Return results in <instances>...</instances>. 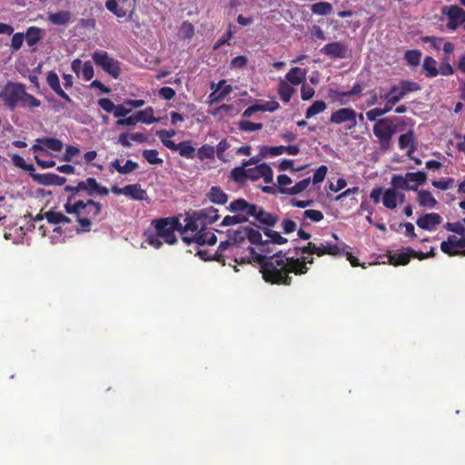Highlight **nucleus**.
Returning <instances> with one entry per match:
<instances>
[{"label": "nucleus", "mask_w": 465, "mask_h": 465, "mask_svg": "<svg viewBox=\"0 0 465 465\" xmlns=\"http://www.w3.org/2000/svg\"><path fill=\"white\" fill-rule=\"evenodd\" d=\"M246 252L245 256H241V261L247 263H259L260 272L267 282L289 285L292 280L290 273L304 274L308 271L305 256L297 258H289L282 254L267 256L268 253H260L255 249H248Z\"/></svg>", "instance_id": "f257e3e1"}, {"label": "nucleus", "mask_w": 465, "mask_h": 465, "mask_svg": "<svg viewBox=\"0 0 465 465\" xmlns=\"http://www.w3.org/2000/svg\"><path fill=\"white\" fill-rule=\"evenodd\" d=\"M68 214L74 215L79 227L75 228L77 232H89L94 223L101 221L103 215V205L92 199L81 200L75 195H70L64 204Z\"/></svg>", "instance_id": "f03ea898"}, {"label": "nucleus", "mask_w": 465, "mask_h": 465, "mask_svg": "<svg viewBox=\"0 0 465 465\" xmlns=\"http://www.w3.org/2000/svg\"><path fill=\"white\" fill-rule=\"evenodd\" d=\"M248 236V227L240 226L236 230L227 231V240L221 242L215 254L217 259L225 264V258L233 257L235 262L244 263L241 261V256L247 254V248L242 249V244L246 242Z\"/></svg>", "instance_id": "7ed1b4c3"}, {"label": "nucleus", "mask_w": 465, "mask_h": 465, "mask_svg": "<svg viewBox=\"0 0 465 465\" xmlns=\"http://www.w3.org/2000/svg\"><path fill=\"white\" fill-rule=\"evenodd\" d=\"M0 101L11 111L20 106L36 108L41 105L40 100L26 93L22 83L8 81L0 91Z\"/></svg>", "instance_id": "20e7f679"}, {"label": "nucleus", "mask_w": 465, "mask_h": 465, "mask_svg": "<svg viewBox=\"0 0 465 465\" xmlns=\"http://www.w3.org/2000/svg\"><path fill=\"white\" fill-rule=\"evenodd\" d=\"M145 237L146 242L155 249H159L163 242L173 244L176 242L175 224L168 220L153 221Z\"/></svg>", "instance_id": "39448f33"}, {"label": "nucleus", "mask_w": 465, "mask_h": 465, "mask_svg": "<svg viewBox=\"0 0 465 465\" xmlns=\"http://www.w3.org/2000/svg\"><path fill=\"white\" fill-rule=\"evenodd\" d=\"M256 163L255 158H251L248 162L243 163L242 167L235 168L232 173L236 174L241 173L244 177L251 180L263 179L265 183H271L273 179V173L267 163H261L252 168H246L248 164H254Z\"/></svg>", "instance_id": "423d86ee"}, {"label": "nucleus", "mask_w": 465, "mask_h": 465, "mask_svg": "<svg viewBox=\"0 0 465 465\" xmlns=\"http://www.w3.org/2000/svg\"><path fill=\"white\" fill-rule=\"evenodd\" d=\"M396 125L390 118L379 120L373 126V134L378 138L381 149L390 146L391 138L396 133Z\"/></svg>", "instance_id": "0eeeda50"}, {"label": "nucleus", "mask_w": 465, "mask_h": 465, "mask_svg": "<svg viewBox=\"0 0 465 465\" xmlns=\"http://www.w3.org/2000/svg\"><path fill=\"white\" fill-rule=\"evenodd\" d=\"M357 112L351 107H343L334 111L330 117V123L344 124L346 130H351L357 126Z\"/></svg>", "instance_id": "6e6552de"}, {"label": "nucleus", "mask_w": 465, "mask_h": 465, "mask_svg": "<svg viewBox=\"0 0 465 465\" xmlns=\"http://www.w3.org/2000/svg\"><path fill=\"white\" fill-rule=\"evenodd\" d=\"M94 62L100 66L104 72L112 75L114 78H118L120 75L119 62L111 57L108 53L104 51H95L93 55Z\"/></svg>", "instance_id": "1a4fd4ad"}, {"label": "nucleus", "mask_w": 465, "mask_h": 465, "mask_svg": "<svg viewBox=\"0 0 465 465\" xmlns=\"http://www.w3.org/2000/svg\"><path fill=\"white\" fill-rule=\"evenodd\" d=\"M443 14H445L448 18L446 25L448 30L453 32L460 26H462L465 30V11L462 8L458 5H450L444 7Z\"/></svg>", "instance_id": "9d476101"}, {"label": "nucleus", "mask_w": 465, "mask_h": 465, "mask_svg": "<svg viewBox=\"0 0 465 465\" xmlns=\"http://www.w3.org/2000/svg\"><path fill=\"white\" fill-rule=\"evenodd\" d=\"M76 189L85 191L89 196H105L110 192L108 188L102 185L92 177L79 182L76 185Z\"/></svg>", "instance_id": "9b49d317"}, {"label": "nucleus", "mask_w": 465, "mask_h": 465, "mask_svg": "<svg viewBox=\"0 0 465 465\" xmlns=\"http://www.w3.org/2000/svg\"><path fill=\"white\" fill-rule=\"evenodd\" d=\"M321 52L331 58L344 59L349 56L348 45L342 42H332L325 45Z\"/></svg>", "instance_id": "f8f14e48"}, {"label": "nucleus", "mask_w": 465, "mask_h": 465, "mask_svg": "<svg viewBox=\"0 0 465 465\" xmlns=\"http://www.w3.org/2000/svg\"><path fill=\"white\" fill-rule=\"evenodd\" d=\"M404 202V193L391 187L385 189L382 197V203L387 209L394 210L399 204H401Z\"/></svg>", "instance_id": "ddd939ff"}, {"label": "nucleus", "mask_w": 465, "mask_h": 465, "mask_svg": "<svg viewBox=\"0 0 465 465\" xmlns=\"http://www.w3.org/2000/svg\"><path fill=\"white\" fill-rule=\"evenodd\" d=\"M64 147L63 143L59 139L55 138H39L36 140V143L32 146V151L45 152V149H49L54 152H61Z\"/></svg>", "instance_id": "4468645a"}, {"label": "nucleus", "mask_w": 465, "mask_h": 465, "mask_svg": "<svg viewBox=\"0 0 465 465\" xmlns=\"http://www.w3.org/2000/svg\"><path fill=\"white\" fill-rule=\"evenodd\" d=\"M45 217L48 223L58 225L54 229V232L61 233L62 228L72 223L71 218L65 216L60 212L49 211L45 213Z\"/></svg>", "instance_id": "2eb2a0df"}, {"label": "nucleus", "mask_w": 465, "mask_h": 465, "mask_svg": "<svg viewBox=\"0 0 465 465\" xmlns=\"http://www.w3.org/2000/svg\"><path fill=\"white\" fill-rule=\"evenodd\" d=\"M247 241L256 245V247H247V249H255L258 252L262 254L271 252L266 248V240H262V233L259 231L248 227Z\"/></svg>", "instance_id": "dca6fc26"}, {"label": "nucleus", "mask_w": 465, "mask_h": 465, "mask_svg": "<svg viewBox=\"0 0 465 465\" xmlns=\"http://www.w3.org/2000/svg\"><path fill=\"white\" fill-rule=\"evenodd\" d=\"M190 241L198 245H213L216 242L217 238L212 231L206 228H202L193 234Z\"/></svg>", "instance_id": "f3484780"}, {"label": "nucleus", "mask_w": 465, "mask_h": 465, "mask_svg": "<svg viewBox=\"0 0 465 465\" xmlns=\"http://www.w3.org/2000/svg\"><path fill=\"white\" fill-rule=\"evenodd\" d=\"M440 215L436 213H431L420 217L416 223L421 229L432 231L436 225L440 223Z\"/></svg>", "instance_id": "a211bd4d"}, {"label": "nucleus", "mask_w": 465, "mask_h": 465, "mask_svg": "<svg viewBox=\"0 0 465 465\" xmlns=\"http://www.w3.org/2000/svg\"><path fill=\"white\" fill-rule=\"evenodd\" d=\"M411 252H414V250L411 247L401 249L396 252L391 253L389 255V262L395 266L405 265L410 262Z\"/></svg>", "instance_id": "6ab92c4d"}, {"label": "nucleus", "mask_w": 465, "mask_h": 465, "mask_svg": "<svg viewBox=\"0 0 465 465\" xmlns=\"http://www.w3.org/2000/svg\"><path fill=\"white\" fill-rule=\"evenodd\" d=\"M399 146L401 150H407L408 157L411 158L412 153L417 149L412 131H409L399 137Z\"/></svg>", "instance_id": "aec40b11"}, {"label": "nucleus", "mask_w": 465, "mask_h": 465, "mask_svg": "<svg viewBox=\"0 0 465 465\" xmlns=\"http://www.w3.org/2000/svg\"><path fill=\"white\" fill-rule=\"evenodd\" d=\"M138 168V164L132 160H127L124 163H122V161L119 159H115L112 161L109 164V169L111 172L117 171L119 173L127 174Z\"/></svg>", "instance_id": "412c9836"}, {"label": "nucleus", "mask_w": 465, "mask_h": 465, "mask_svg": "<svg viewBox=\"0 0 465 465\" xmlns=\"http://www.w3.org/2000/svg\"><path fill=\"white\" fill-rule=\"evenodd\" d=\"M46 81L50 88L56 94L64 99L67 103H72L70 96L61 88L59 77L55 73L49 72L46 77Z\"/></svg>", "instance_id": "4be33fe9"}, {"label": "nucleus", "mask_w": 465, "mask_h": 465, "mask_svg": "<svg viewBox=\"0 0 465 465\" xmlns=\"http://www.w3.org/2000/svg\"><path fill=\"white\" fill-rule=\"evenodd\" d=\"M194 215L202 224L213 223L219 218L218 210L213 207L202 209L194 213Z\"/></svg>", "instance_id": "5701e85b"}, {"label": "nucleus", "mask_w": 465, "mask_h": 465, "mask_svg": "<svg viewBox=\"0 0 465 465\" xmlns=\"http://www.w3.org/2000/svg\"><path fill=\"white\" fill-rule=\"evenodd\" d=\"M229 210L232 213H236V214L243 213L244 215H247L248 219L251 213L255 211V205L249 204L243 199H237L230 203Z\"/></svg>", "instance_id": "b1692460"}, {"label": "nucleus", "mask_w": 465, "mask_h": 465, "mask_svg": "<svg viewBox=\"0 0 465 465\" xmlns=\"http://www.w3.org/2000/svg\"><path fill=\"white\" fill-rule=\"evenodd\" d=\"M307 70L301 67H292L285 75L284 79L296 86L306 79Z\"/></svg>", "instance_id": "393cba45"}, {"label": "nucleus", "mask_w": 465, "mask_h": 465, "mask_svg": "<svg viewBox=\"0 0 465 465\" xmlns=\"http://www.w3.org/2000/svg\"><path fill=\"white\" fill-rule=\"evenodd\" d=\"M293 86L294 85L285 79H280L277 91L280 99L283 103L287 104L291 101L292 94L295 93V88Z\"/></svg>", "instance_id": "a878e982"}, {"label": "nucleus", "mask_w": 465, "mask_h": 465, "mask_svg": "<svg viewBox=\"0 0 465 465\" xmlns=\"http://www.w3.org/2000/svg\"><path fill=\"white\" fill-rule=\"evenodd\" d=\"M324 242H321L319 244L314 242H309L308 246L306 248H303L302 251V256L307 257L306 259V264L307 263H312L313 258L312 257V254H316L318 256L324 255Z\"/></svg>", "instance_id": "bb28decb"}, {"label": "nucleus", "mask_w": 465, "mask_h": 465, "mask_svg": "<svg viewBox=\"0 0 465 465\" xmlns=\"http://www.w3.org/2000/svg\"><path fill=\"white\" fill-rule=\"evenodd\" d=\"M35 180L43 185H63L65 178L54 173H44L35 176Z\"/></svg>", "instance_id": "cd10ccee"}, {"label": "nucleus", "mask_w": 465, "mask_h": 465, "mask_svg": "<svg viewBox=\"0 0 465 465\" xmlns=\"http://www.w3.org/2000/svg\"><path fill=\"white\" fill-rule=\"evenodd\" d=\"M250 217H254L258 222L264 225L272 226L276 223V218L255 205V211L252 212Z\"/></svg>", "instance_id": "c85d7f7f"}, {"label": "nucleus", "mask_w": 465, "mask_h": 465, "mask_svg": "<svg viewBox=\"0 0 465 465\" xmlns=\"http://www.w3.org/2000/svg\"><path fill=\"white\" fill-rule=\"evenodd\" d=\"M450 245L454 247H460L461 249H465V236H461V238H458L455 235H450L446 241H443L440 243V250L444 253H451Z\"/></svg>", "instance_id": "c756f323"}, {"label": "nucleus", "mask_w": 465, "mask_h": 465, "mask_svg": "<svg viewBox=\"0 0 465 465\" xmlns=\"http://www.w3.org/2000/svg\"><path fill=\"white\" fill-rule=\"evenodd\" d=\"M125 196L133 200L143 201L147 199V193L140 184H129L125 186Z\"/></svg>", "instance_id": "7c9ffc66"}, {"label": "nucleus", "mask_w": 465, "mask_h": 465, "mask_svg": "<svg viewBox=\"0 0 465 465\" xmlns=\"http://www.w3.org/2000/svg\"><path fill=\"white\" fill-rule=\"evenodd\" d=\"M406 178H407L409 186L414 187V189H411V190L418 192V186L425 183V182L427 180V174L421 171H419L416 173H407Z\"/></svg>", "instance_id": "2f4dec72"}, {"label": "nucleus", "mask_w": 465, "mask_h": 465, "mask_svg": "<svg viewBox=\"0 0 465 465\" xmlns=\"http://www.w3.org/2000/svg\"><path fill=\"white\" fill-rule=\"evenodd\" d=\"M417 200L420 206L428 209H432L437 204V201L431 193L425 190L418 191Z\"/></svg>", "instance_id": "473e14b6"}, {"label": "nucleus", "mask_w": 465, "mask_h": 465, "mask_svg": "<svg viewBox=\"0 0 465 465\" xmlns=\"http://www.w3.org/2000/svg\"><path fill=\"white\" fill-rule=\"evenodd\" d=\"M172 151L179 152V154L187 159H193L195 156V148L191 145L190 142H181L175 143V147Z\"/></svg>", "instance_id": "72a5a7b5"}, {"label": "nucleus", "mask_w": 465, "mask_h": 465, "mask_svg": "<svg viewBox=\"0 0 465 465\" xmlns=\"http://www.w3.org/2000/svg\"><path fill=\"white\" fill-rule=\"evenodd\" d=\"M391 187L395 188L398 191H409L410 189H414L413 186H409L406 173L404 175L394 174L391 180Z\"/></svg>", "instance_id": "f704fd0d"}, {"label": "nucleus", "mask_w": 465, "mask_h": 465, "mask_svg": "<svg viewBox=\"0 0 465 465\" xmlns=\"http://www.w3.org/2000/svg\"><path fill=\"white\" fill-rule=\"evenodd\" d=\"M136 113L140 123L151 124L159 122V118L154 117V110L151 106Z\"/></svg>", "instance_id": "c9c22d12"}, {"label": "nucleus", "mask_w": 465, "mask_h": 465, "mask_svg": "<svg viewBox=\"0 0 465 465\" xmlns=\"http://www.w3.org/2000/svg\"><path fill=\"white\" fill-rule=\"evenodd\" d=\"M209 200L217 204H223L227 202L226 193L219 187L213 186L207 194Z\"/></svg>", "instance_id": "e433bc0d"}, {"label": "nucleus", "mask_w": 465, "mask_h": 465, "mask_svg": "<svg viewBox=\"0 0 465 465\" xmlns=\"http://www.w3.org/2000/svg\"><path fill=\"white\" fill-rule=\"evenodd\" d=\"M42 29L36 26H30L26 34L25 35V38L29 46L35 45L41 39Z\"/></svg>", "instance_id": "4c0bfd02"}, {"label": "nucleus", "mask_w": 465, "mask_h": 465, "mask_svg": "<svg viewBox=\"0 0 465 465\" xmlns=\"http://www.w3.org/2000/svg\"><path fill=\"white\" fill-rule=\"evenodd\" d=\"M71 15L67 11H60L48 15V21L54 25H63L70 21Z\"/></svg>", "instance_id": "58836bf2"}, {"label": "nucleus", "mask_w": 465, "mask_h": 465, "mask_svg": "<svg viewBox=\"0 0 465 465\" xmlns=\"http://www.w3.org/2000/svg\"><path fill=\"white\" fill-rule=\"evenodd\" d=\"M156 135L168 149L172 150L175 147V143L171 140V137L175 135L174 130H160L156 132Z\"/></svg>", "instance_id": "ea45409f"}, {"label": "nucleus", "mask_w": 465, "mask_h": 465, "mask_svg": "<svg viewBox=\"0 0 465 465\" xmlns=\"http://www.w3.org/2000/svg\"><path fill=\"white\" fill-rule=\"evenodd\" d=\"M405 95L406 94H404V92L402 91V88L401 87V85L399 84H395V85L391 86L390 91L387 94L381 95V98H389V99H391V103L397 104Z\"/></svg>", "instance_id": "a19ab883"}, {"label": "nucleus", "mask_w": 465, "mask_h": 465, "mask_svg": "<svg viewBox=\"0 0 465 465\" xmlns=\"http://www.w3.org/2000/svg\"><path fill=\"white\" fill-rule=\"evenodd\" d=\"M105 7L118 18H123L126 15V10L120 6L116 0H107L105 2Z\"/></svg>", "instance_id": "79ce46f5"}, {"label": "nucleus", "mask_w": 465, "mask_h": 465, "mask_svg": "<svg viewBox=\"0 0 465 465\" xmlns=\"http://www.w3.org/2000/svg\"><path fill=\"white\" fill-rule=\"evenodd\" d=\"M263 232H264L265 236L267 237L266 247L268 246L269 243L282 244L287 242V240L285 238H283L282 236H281L278 232H275V231H272L270 229H265L263 231Z\"/></svg>", "instance_id": "37998d69"}, {"label": "nucleus", "mask_w": 465, "mask_h": 465, "mask_svg": "<svg viewBox=\"0 0 465 465\" xmlns=\"http://www.w3.org/2000/svg\"><path fill=\"white\" fill-rule=\"evenodd\" d=\"M422 67L426 71L428 77H435L439 74V71L436 68V61L430 56H427L424 59Z\"/></svg>", "instance_id": "c03bdc74"}, {"label": "nucleus", "mask_w": 465, "mask_h": 465, "mask_svg": "<svg viewBox=\"0 0 465 465\" xmlns=\"http://www.w3.org/2000/svg\"><path fill=\"white\" fill-rule=\"evenodd\" d=\"M310 183H311V178H306V179H303V180L298 182L297 183L291 186L290 188L285 189V192L287 194H291V195L298 194V193L303 192L304 190H306L307 187L310 185Z\"/></svg>", "instance_id": "a18cd8bd"}, {"label": "nucleus", "mask_w": 465, "mask_h": 465, "mask_svg": "<svg viewBox=\"0 0 465 465\" xmlns=\"http://www.w3.org/2000/svg\"><path fill=\"white\" fill-rule=\"evenodd\" d=\"M311 10L315 15H326L332 11V6L328 2H320L312 5Z\"/></svg>", "instance_id": "49530a36"}, {"label": "nucleus", "mask_w": 465, "mask_h": 465, "mask_svg": "<svg viewBox=\"0 0 465 465\" xmlns=\"http://www.w3.org/2000/svg\"><path fill=\"white\" fill-rule=\"evenodd\" d=\"M247 221V215L243 213H237L232 216H225L221 223L222 226H232L235 224H240Z\"/></svg>", "instance_id": "de8ad7c7"}, {"label": "nucleus", "mask_w": 465, "mask_h": 465, "mask_svg": "<svg viewBox=\"0 0 465 465\" xmlns=\"http://www.w3.org/2000/svg\"><path fill=\"white\" fill-rule=\"evenodd\" d=\"M326 109V104L323 101H315L307 110L305 116L307 119L322 113Z\"/></svg>", "instance_id": "09e8293b"}, {"label": "nucleus", "mask_w": 465, "mask_h": 465, "mask_svg": "<svg viewBox=\"0 0 465 465\" xmlns=\"http://www.w3.org/2000/svg\"><path fill=\"white\" fill-rule=\"evenodd\" d=\"M239 129L244 132H254L261 130L263 125L261 123H252L248 120H241L238 123Z\"/></svg>", "instance_id": "8fccbe9b"}, {"label": "nucleus", "mask_w": 465, "mask_h": 465, "mask_svg": "<svg viewBox=\"0 0 465 465\" xmlns=\"http://www.w3.org/2000/svg\"><path fill=\"white\" fill-rule=\"evenodd\" d=\"M302 219L304 221L310 220L313 223H318L323 219V213L321 211L309 209L302 212Z\"/></svg>", "instance_id": "3c124183"}, {"label": "nucleus", "mask_w": 465, "mask_h": 465, "mask_svg": "<svg viewBox=\"0 0 465 465\" xmlns=\"http://www.w3.org/2000/svg\"><path fill=\"white\" fill-rule=\"evenodd\" d=\"M178 34L183 39H191L194 35V27L192 24L184 22L182 24Z\"/></svg>", "instance_id": "603ef678"}, {"label": "nucleus", "mask_w": 465, "mask_h": 465, "mask_svg": "<svg viewBox=\"0 0 465 465\" xmlns=\"http://www.w3.org/2000/svg\"><path fill=\"white\" fill-rule=\"evenodd\" d=\"M197 154L201 160L213 159L215 154V149L213 146L204 144L198 150Z\"/></svg>", "instance_id": "864d4df0"}, {"label": "nucleus", "mask_w": 465, "mask_h": 465, "mask_svg": "<svg viewBox=\"0 0 465 465\" xmlns=\"http://www.w3.org/2000/svg\"><path fill=\"white\" fill-rule=\"evenodd\" d=\"M444 227L449 232H455L460 236H465V225L460 222L447 223Z\"/></svg>", "instance_id": "5fc2aeb1"}, {"label": "nucleus", "mask_w": 465, "mask_h": 465, "mask_svg": "<svg viewBox=\"0 0 465 465\" xmlns=\"http://www.w3.org/2000/svg\"><path fill=\"white\" fill-rule=\"evenodd\" d=\"M421 53L418 50H409L405 53V59L408 64L415 66L420 64Z\"/></svg>", "instance_id": "6e6d98bb"}, {"label": "nucleus", "mask_w": 465, "mask_h": 465, "mask_svg": "<svg viewBox=\"0 0 465 465\" xmlns=\"http://www.w3.org/2000/svg\"><path fill=\"white\" fill-rule=\"evenodd\" d=\"M143 156L151 164H161L163 160L158 158V152L156 150H144Z\"/></svg>", "instance_id": "4d7b16f0"}, {"label": "nucleus", "mask_w": 465, "mask_h": 465, "mask_svg": "<svg viewBox=\"0 0 465 465\" xmlns=\"http://www.w3.org/2000/svg\"><path fill=\"white\" fill-rule=\"evenodd\" d=\"M137 123H140V122L138 119L137 113H135L134 114L130 115L128 117H125L123 119H118L115 124L118 127H124V126H134Z\"/></svg>", "instance_id": "13d9d810"}, {"label": "nucleus", "mask_w": 465, "mask_h": 465, "mask_svg": "<svg viewBox=\"0 0 465 465\" xmlns=\"http://www.w3.org/2000/svg\"><path fill=\"white\" fill-rule=\"evenodd\" d=\"M94 76V67L92 65V63L87 61L84 63V66H81V74L80 77H82L85 81H89Z\"/></svg>", "instance_id": "bf43d9fd"}, {"label": "nucleus", "mask_w": 465, "mask_h": 465, "mask_svg": "<svg viewBox=\"0 0 465 465\" xmlns=\"http://www.w3.org/2000/svg\"><path fill=\"white\" fill-rule=\"evenodd\" d=\"M12 162H13V163L16 167L22 168V169L26 170V171H33L34 170V165L33 164H26L25 159L22 156L18 155V154H14L12 156Z\"/></svg>", "instance_id": "052dcab7"}, {"label": "nucleus", "mask_w": 465, "mask_h": 465, "mask_svg": "<svg viewBox=\"0 0 465 465\" xmlns=\"http://www.w3.org/2000/svg\"><path fill=\"white\" fill-rule=\"evenodd\" d=\"M25 35L23 33H16L13 35L10 47L13 51H18L24 43Z\"/></svg>", "instance_id": "680f3d73"}, {"label": "nucleus", "mask_w": 465, "mask_h": 465, "mask_svg": "<svg viewBox=\"0 0 465 465\" xmlns=\"http://www.w3.org/2000/svg\"><path fill=\"white\" fill-rule=\"evenodd\" d=\"M214 86L218 89L223 99L232 91V86L227 84L226 80H221L218 84H214Z\"/></svg>", "instance_id": "e2e57ef3"}, {"label": "nucleus", "mask_w": 465, "mask_h": 465, "mask_svg": "<svg viewBox=\"0 0 465 465\" xmlns=\"http://www.w3.org/2000/svg\"><path fill=\"white\" fill-rule=\"evenodd\" d=\"M277 183L280 186V192L286 193L285 189L290 188L292 182L289 176L281 174L277 177Z\"/></svg>", "instance_id": "0e129e2a"}, {"label": "nucleus", "mask_w": 465, "mask_h": 465, "mask_svg": "<svg viewBox=\"0 0 465 465\" xmlns=\"http://www.w3.org/2000/svg\"><path fill=\"white\" fill-rule=\"evenodd\" d=\"M98 104L107 113H114L115 104L109 98H101L98 100Z\"/></svg>", "instance_id": "69168bd1"}, {"label": "nucleus", "mask_w": 465, "mask_h": 465, "mask_svg": "<svg viewBox=\"0 0 465 465\" xmlns=\"http://www.w3.org/2000/svg\"><path fill=\"white\" fill-rule=\"evenodd\" d=\"M400 85L402 88V91L404 92L405 94L420 89V85L417 83L411 81H401L400 83Z\"/></svg>", "instance_id": "338daca9"}, {"label": "nucleus", "mask_w": 465, "mask_h": 465, "mask_svg": "<svg viewBox=\"0 0 465 465\" xmlns=\"http://www.w3.org/2000/svg\"><path fill=\"white\" fill-rule=\"evenodd\" d=\"M131 113V109L126 108L125 104H117L114 113V116L118 119L125 118Z\"/></svg>", "instance_id": "774afa93"}]
</instances>
